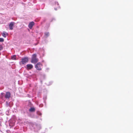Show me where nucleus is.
<instances>
[{"label":"nucleus","instance_id":"nucleus-13","mask_svg":"<svg viewBox=\"0 0 133 133\" xmlns=\"http://www.w3.org/2000/svg\"><path fill=\"white\" fill-rule=\"evenodd\" d=\"M4 41V39L2 38H0V42H3Z\"/></svg>","mask_w":133,"mask_h":133},{"label":"nucleus","instance_id":"nucleus-9","mask_svg":"<svg viewBox=\"0 0 133 133\" xmlns=\"http://www.w3.org/2000/svg\"><path fill=\"white\" fill-rule=\"evenodd\" d=\"M44 34L46 36V37H48L49 35V32H45L44 33Z\"/></svg>","mask_w":133,"mask_h":133},{"label":"nucleus","instance_id":"nucleus-2","mask_svg":"<svg viewBox=\"0 0 133 133\" xmlns=\"http://www.w3.org/2000/svg\"><path fill=\"white\" fill-rule=\"evenodd\" d=\"M38 61V59L36 58V55L34 54L31 57V62L35 64Z\"/></svg>","mask_w":133,"mask_h":133},{"label":"nucleus","instance_id":"nucleus-10","mask_svg":"<svg viewBox=\"0 0 133 133\" xmlns=\"http://www.w3.org/2000/svg\"><path fill=\"white\" fill-rule=\"evenodd\" d=\"M11 58L12 59H16V56L13 55L11 56Z\"/></svg>","mask_w":133,"mask_h":133},{"label":"nucleus","instance_id":"nucleus-16","mask_svg":"<svg viewBox=\"0 0 133 133\" xmlns=\"http://www.w3.org/2000/svg\"><path fill=\"white\" fill-rule=\"evenodd\" d=\"M59 8V7H57V8H55V10H57V9H58V8Z\"/></svg>","mask_w":133,"mask_h":133},{"label":"nucleus","instance_id":"nucleus-3","mask_svg":"<svg viewBox=\"0 0 133 133\" xmlns=\"http://www.w3.org/2000/svg\"><path fill=\"white\" fill-rule=\"evenodd\" d=\"M42 65L40 62H38L36 64L35 67L37 70H40L41 69V66Z\"/></svg>","mask_w":133,"mask_h":133},{"label":"nucleus","instance_id":"nucleus-18","mask_svg":"<svg viewBox=\"0 0 133 133\" xmlns=\"http://www.w3.org/2000/svg\"><path fill=\"white\" fill-rule=\"evenodd\" d=\"M9 104H8V106H9Z\"/></svg>","mask_w":133,"mask_h":133},{"label":"nucleus","instance_id":"nucleus-7","mask_svg":"<svg viewBox=\"0 0 133 133\" xmlns=\"http://www.w3.org/2000/svg\"><path fill=\"white\" fill-rule=\"evenodd\" d=\"M14 23V22H11L9 25V29L11 30H12L13 29V26Z\"/></svg>","mask_w":133,"mask_h":133},{"label":"nucleus","instance_id":"nucleus-14","mask_svg":"<svg viewBox=\"0 0 133 133\" xmlns=\"http://www.w3.org/2000/svg\"><path fill=\"white\" fill-rule=\"evenodd\" d=\"M55 5L58 6L59 4L57 2L55 1Z\"/></svg>","mask_w":133,"mask_h":133},{"label":"nucleus","instance_id":"nucleus-15","mask_svg":"<svg viewBox=\"0 0 133 133\" xmlns=\"http://www.w3.org/2000/svg\"><path fill=\"white\" fill-rule=\"evenodd\" d=\"M3 49L2 46L1 45H0V51L2 50Z\"/></svg>","mask_w":133,"mask_h":133},{"label":"nucleus","instance_id":"nucleus-8","mask_svg":"<svg viewBox=\"0 0 133 133\" xmlns=\"http://www.w3.org/2000/svg\"><path fill=\"white\" fill-rule=\"evenodd\" d=\"M29 110L30 112H33L35 111V109L34 108L31 107L29 109Z\"/></svg>","mask_w":133,"mask_h":133},{"label":"nucleus","instance_id":"nucleus-17","mask_svg":"<svg viewBox=\"0 0 133 133\" xmlns=\"http://www.w3.org/2000/svg\"><path fill=\"white\" fill-rule=\"evenodd\" d=\"M14 133H19L17 132H14Z\"/></svg>","mask_w":133,"mask_h":133},{"label":"nucleus","instance_id":"nucleus-12","mask_svg":"<svg viewBox=\"0 0 133 133\" xmlns=\"http://www.w3.org/2000/svg\"><path fill=\"white\" fill-rule=\"evenodd\" d=\"M37 114L39 116H41L42 115L41 113L39 111H38L37 112Z\"/></svg>","mask_w":133,"mask_h":133},{"label":"nucleus","instance_id":"nucleus-4","mask_svg":"<svg viewBox=\"0 0 133 133\" xmlns=\"http://www.w3.org/2000/svg\"><path fill=\"white\" fill-rule=\"evenodd\" d=\"M26 69L28 70H30L32 69L33 67V66L31 64H28L26 65Z\"/></svg>","mask_w":133,"mask_h":133},{"label":"nucleus","instance_id":"nucleus-11","mask_svg":"<svg viewBox=\"0 0 133 133\" xmlns=\"http://www.w3.org/2000/svg\"><path fill=\"white\" fill-rule=\"evenodd\" d=\"M5 33H6V32L3 33L2 34V36H3V37H6Z\"/></svg>","mask_w":133,"mask_h":133},{"label":"nucleus","instance_id":"nucleus-1","mask_svg":"<svg viewBox=\"0 0 133 133\" xmlns=\"http://www.w3.org/2000/svg\"><path fill=\"white\" fill-rule=\"evenodd\" d=\"M28 57H25L21 59V61L19 62V64L20 65L25 64L28 62Z\"/></svg>","mask_w":133,"mask_h":133},{"label":"nucleus","instance_id":"nucleus-5","mask_svg":"<svg viewBox=\"0 0 133 133\" xmlns=\"http://www.w3.org/2000/svg\"><path fill=\"white\" fill-rule=\"evenodd\" d=\"M11 95V94L9 92H7L5 95V97L6 98L9 99L10 98Z\"/></svg>","mask_w":133,"mask_h":133},{"label":"nucleus","instance_id":"nucleus-6","mask_svg":"<svg viewBox=\"0 0 133 133\" xmlns=\"http://www.w3.org/2000/svg\"><path fill=\"white\" fill-rule=\"evenodd\" d=\"M34 24V23L33 22H30L29 24L28 25L29 28L30 29H31L33 26Z\"/></svg>","mask_w":133,"mask_h":133}]
</instances>
